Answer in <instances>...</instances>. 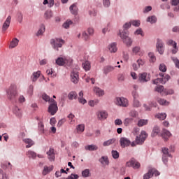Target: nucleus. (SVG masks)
Instances as JSON below:
<instances>
[{"instance_id":"338daca9","label":"nucleus","mask_w":179,"mask_h":179,"mask_svg":"<svg viewBox=\"0 0 179 179\" xmlns=\"http://www.w3.org/2000/svg\"><path fill=\"white\" fill-rule=\"evenodd\" d=\"M34 90V87H33V85H30L27 91L28 94L30 96H32Z\"/></svg>"},{"instance_id":"5701e85b","label":"nucleus","mask_w":179,"mask_h":179,"mask_svg":"<svg viewBox=\"0 0 179 179\" xmlns=\"http://www.w3.org/2000/svg\"><path fill=\"white\" fill-rule=\"evenodd\" d=\"M99 162L103 166H108L110 163L108 161V157L104 156L99 159Z\"/></svg>"},{"instance_id":"1a4fd4ad","label":"nucleus","mask_w":179,"mask_h":179,"mask_svg":"<svg viewBox=\"0 0 179 179\" xmlns=\"http://www.w3.org/2000/svg\"><path fill=\"white\" fill-rule=\"evenodd\" d=\"M138 80L142 83L149 82L150 80V76L148 73H141L138 75Z\"/></svg>"},{"instance_id":"393cba45","label":"nucleus","mask_w":179,"mask_h":179,"mask_svg":"<svg viewBox=\"0 0 179 179\" xmlns=\"http://www.w3.org/2000/svg\"><path fill=\"white\" fill-rule=\"evenodd\" d=\"M78 101L79 103H80L81 104H86V103H87V101H86L84 98H83V91H80L78 94Z\"/></svg>"},{"instance_id":"79ce46f5","label":"nucleus","mask_w":179,"mask_h":179,"mask_svg":"<svg viewBox=\"0 0 179 179\" xmlns=\"http://www.w3.org/2000/svg\"><path fill=\"white\" fill-rule=\"evenodd\" d=\"M99 103V99L91 100L88 102V104L90 107H94L97 106V103Z\"/></svg>"},{"instance_id":"58836bf2","label":"nucleus","mask_w":179,"mask_h":179,"mask_svg":"<svg viewBox=\"0 0 179 179\" xmlns=\"http://www.w3.org/2000/svg\"><path fill=\"white\" fill-rule=\"evenodd\" d=\"M68 97L69 100H73V99H78V94L76 92H71L69 94Z\"/></svg>"},{"instance_id":"412c9836","label":"nucleus","mask_w":179,"mask_h":179,"mask_svg":"<svg viewBox=\"0 0 179 179\" xmlns=\"http://www.w3.org/2000/svg\"><path fill=\"white\" fill-rule=\"evenodd\" d=\"M13 113L16 117L20 118L23 114L22 109L19 108L18 107L15 106L13 109Z\"/></svg>"},{"instance_id":"37998d69","label":"nucleus","mask_w":179,"mask_h":179,"mask_svg":"<svg viewBox=\"0 0 179 179\" xmlns=\"http://www.w3.org/2000/svg\"><path fill=\"white\" fill-rule=\"evenodd\" d=\"M164 87L163 85H159L155 87V92L158 93H164Z\"/></svg>"},{"instance_id":"2f4dec72","label":"nucleus","mask_w":179,"mask_h":179,"mask_svg":"<svg viewBox=\"0 0 179 179\" xmlns=\"http://www.w3.org/2000/svg\"><path fill=\"white\" fill-rule=\"evenodd\" d=\"M83 68L85 69V71H90V62L89 61H85L84 63H83Z\"/></svg>"},{"instance_id":"5fc2aeb1","label":"nucleus","mask_w":179,"mask_h":179,"mask_svg":"<svg viewBox=\"0 0 179 179\" xmlns=\"http://www.w3.org/2000/svg\"><path fill=\"white\" fill-rule=\"evenodd\" d=\"M68 118L70 120L69 124H73L75 123V120H73V119L75 118V115L73 114H69Z\"/></svg>"},{"instance_id":"0eeeda50","label":"nucleus","mask_w":179,"mask_h":179,"mask_svg":"<svg viewBox=\"0 0 179 179\" xmlns=\"http://www.w3.org/2000/svg\"><path fill=\"white\" fill-rule=\"evenodd\" d=\"M71 82L73 83H78L79 82V72L78 71V69H74L71 73Z\"/></svg>"},{"instance_id":"a211bd4d","label":"nucleus","mask_w":179,"mask_h":179,"mask_svg":"<svg viewBox=\"0 0 179 179\" xmlns=\"http://www.w3.org/2000/svg\"><path fill=\"white\" fill-rule=\"evenodd\" d=\"M161 136L165 141H169V138L171 136V133H170V131L166 129H163L161 134Z\"/></svg>"},{"instance_id":"9b49d317","label":"nucleus","mask_w":179,"mask_h":179,"mask_svg":"<svg viewBox=\"0 0 179 179\" xmlns=\"http://www.w3.org/2000/svg\"><path fill=\"white\" fill-rule=\"evenodd\" d=\"M166 44L168 45H172V47L173 48V49L172 50V54H177V52H178V48L177 47V43H176V41L170 39L166 42Z\"/></svg>"},{"instance_id":"7c9ffc66","label":"nucleus","mask_w":179,"mask_h":179,"mask_svg":"<svg viewBox=\"0 0 179 179\" xmlns=\"http://www.w3.org/2000/svg\"><path fill=\"white\" fill-rule=\"evenodd\" d=\"M71 13L73 15H77L78 13V7L76 6V4H73L70 6L69 8Z\"/></svg>"},{"instance_id":"a18cd8bd","label":"nucleus","mask_w":179,"mask_h":179,"mask_svg":"<svg viewBox=\"0 0 179 179\" xmlns=\"http://www.w3.org/2000/svg\"><path fill=\"white\" fill-rule=\"evenodd\" d=\"M148 57L150 62H156V56H155V54L150 52L148 53Z\"/></svg>"},{"instance_id":"f3484780","label":"nucleus","mask_w":179,"mask_h":179,"mask_svg":"<svg viewBox=\"0 0 179 179\" xmlns=\"http://www.w3.org/2000/svg\"><path fill=\"white\" fill-rule=\"evenodd\" d=\"M120 143L122 148H127V146L131 145V141L125 137H122L120 140Z\"/></svg>"},{"instance_id":"dca6fc26","label":"nucleus","mask_w":179,"mask_h":179,"mask_svg":"<svg viewBox=\"0 0 179 179\" xmlns=\"http://www.w3.org/2000/svg\"><path fill=\"white\" fill-rule=\"evenodd\" d=\"M48 155V159L50 162H54L55 160V152L53 148H50V150L46 152Z\"/></svg>"},{"instance_id":"f03ea898","label":"nucleus","mask_w":179,"mask_h":179,"mask_svg":"<svg viewBox=\"0 0 179 179\" xmlns=\"http://www.w3.org/2000/svg\"><path fill=\"white\" fill-rule=\"evenodd\" d=\"M118 36H120V38H122L124 44L127 45V47H131L132 45V39L128 36H129V32L128 31H119Z\"/></svg>"},{"instance_id":"4c0bfd02","label":"nucleus","mask_w":179,"mask_h":179,"mask_svg":"<svg viewBox=\"0 0 179 179\" xmlns=\"http://www.w3.org/2000/svg\"><path fill=\"white\" fill-rule=\"evenodd\" d=\"M27 156H28V157L31 158V159H35L36 157H37V154L36 152H34V151H28L27 152Z\"/></svg>"},{"instance_id":"2eb2a0df","label":"nucleus","mask_w":179,"mask_h":179,"mask_svg":"<svg viewBox=\"0 0 179 179\" xmlns=\"http://www.w3.org/2000/svg\"><path fill=\"white\" fill-rule=\"evenodd\" d=\"M157 50L159 54H163L164 52V47L163 46V41L160 39L157 41Z\"/></svg>"},{"instance_id":"de8ad7c7","label":"nucleus","mask_w":179,"mask_h":179,"mask_svg":"<svg viewBox=\"0 0 179 179\" xmlns=\"http://www.w3.org/2000/svg\"><path fill=\"white\" fill-rule=\"evenodd\" d=\"M133 121V118L127 117L124 120V124L125 125V127H128L129 124H131V122H132Z\"/></svg>"},{"instance_id":"39448f33","label":"nucleus","mask_w":179,"mask_h":179,"mask_svg":"<svg viewBox=\"0 0 179 179\" xmlns=\"http://www.w3.org/2000/svg\"><path fill=\"white\" fill-rule=\"evenodd\" d=\"M50 105L48 108V111L51 115H55L57 111H58V106H57V101L54 99H51Z\"/></svg>"},{"instance_id":"13d9d810","label":"nucleus","mask_w":179,"mask_h":179,"mask_svg":"<svg viewBox=\"0 0 179 179\" xmlns=\"http://www.w3.org/2000/svg\"><path fill=\"white\" fill-rule=\"evenodd\" d=\"M171 59L174 62L176 67L179 69V59L177 57H171Z\"/></svg>"},{"instance_id":"cd10ccee","label":"nucleus","mask_w":179,"mask_h":179,"mask_svg":"<svg viewBox=\"0 0 179 179\" xmlns=\"http://www.w3.org/2000/svg\"><path fill=\"white\" fill-rule=\"evenodd\" d=\"M94 92L96 93V96H104V91L99 87H95L94 88Z\"/></svg>"},{"instance_id":"680f3d73","label":"nucleus","mask_w":179,"mask_h":179,"mask_svg":"<svg viewBox=\"0 0 179 179\" xmlns=\"http://www.w3.org/2000/svg\"><path fill=\"white\" fill-rule=\"evenodd\" d=\"M131 24L136 27H139L141 25V22L139 20H134L131 22Z\"/></svg>"},{"instance_id":"b1692460","label":"nucleus","mask_w":179,"mask_h":179,"mask_svg":"<svg viewBox=\"0 0 179 179\" xmlns=\"http://www.w3.org/2000/svg\"><path fill=\"white\" fill-rule=\"evenodd\" d=\"M19 44V40L16 38H14L10 41L9 48H15V47H17Z\"/></svg>"},{"instance_id":"49530a36","label":"nucleus","mask_w":179,"mask_h":179,"mask_svg":"<svg viewBox=\"0 0 179 179\" xmlns=\"http://www.w3.org/2000/svg\"><path fill=\"white\" fill-rule=\"evenodd\" d=\"M141 104L138 99H134L133 101V107L138 108L141 107Z\"/></svg>"},{"instance_id":"423d86ee","label":"nucleus","mask_w":179,"mask_h":179,"mask_svg":"<svg viewBox=\"0 0 179 179\" xmlns=\"http://www.w3.org/2000/svg\"><path fill=\"white\" fill-rule=\"evenodd\" d=\"M162 162L164 164H166L167 162H169L168 157H171V154L169 152V148H162Z\"/></svg>"},{"instance_id":"0e129e2a","label":"nucleus","mask_w":179,"mask_h":179,"mask_svg":"<svg viewBox=\"0 0 179 179\" xmlns=\"http://www.w3.org/2000/svg\"><path fill=\"white\" fill-rule=\"evenodd\" d=\"M164 94H173L174 90L171 89H165L164 91Z\"/></svg>"},{"instance_id":"6ab92c4d","label":"nucleus","mask_w":179,"mask_h":179,"mask_svg":"<svg viewBox=\"0 0 179 179\" xmlns=\"http://www.w3.org/2000/svg\"><path fill=\"white\" fill-rule=\"evenodd\" d=\"M157 135L162 136V134H160V128L157 126H155L152 129L151 136L155 138V136H157Z\"/></svg>"},{"instance_id":"6e6d98bb","label":"nucleus","mask_w":179,"mask_h":179,"mask_svg":"<svg viewBox=\"0 0 179 179\" xmlns=\"http://www.w3.org/2000/svg\"><path fill=\"white\" fill-rule=\"evenodd\" d=\"M159 71H161V72H166V71H167V67L165 66L164 64H161L159 65Z\"/></svg>"},{"instance_id":"6e6552de","label":"nucleus","mask_w":179,"mask_h":179,"mask_svg":"<svg viewBox=\"0 0 179 179\" xmlns=\"http://www.w3.org/2000/svg\"><path fill=\"white\" fill-rule=\"evenodd\" d=\"M115 103L117 106H120V107H128V99L124 97L116 98Z\"/></svg>"},{"instance_id":"ddd939ff","label":"nucleus","mask_w":179,"mask_h":179,"mask_svg":"<svg viewBox=\"0 0 179 179\" xmlns=\"http://www.w3.org/2000/svg\"><path fill=\"white\" fill-rule=\"evenodd\" d=\"M12 19V17L9 15L6 21L3 22V26H2V31H6L8 29H9V26H10V20Z\"/></svg>"},{"instance_id":"a19ab883","label":"nucleus","mask_w":179,"mask_h":179,"mask_svg":"<svg viewBox=\"0 0 179 179\" xmlns=\"http://www.w3.org/2000/svg\"><path fill=\"white\" fill-rule=\"evenodd\" d=\"M155 117H156V118H158V120L163 121V120H166L167 115L166 113H159Z\"/></svg>"},{"instance_id":"bb28decb","label":"nucleus","mask_w":179,"mask_h":179,"mask_svg":"<svg viewBox=\"0 0 179 179\" xmlns=\"http://www.w3.org/2000/svg\"><path fill=\"white\" fill-rule=\"evenodd\" d=\"M159 76H161V79L163 82V85H164L166 83V82H168V80H170V76L166 74L164 75V73H159Z\"/></svg>"},{"instance_id":"603ef678","label":"nucleus","mask_w":179,"mask_h":179,"mask_svg":"<svg viewBox=\"0 0 179 179\" xmlns=\"http://www.w3.org/2000/svg\"><path fill=\"white\" fill-rule=\"evenodd\" d=\"M45 19H50V17H52V12L51 10H47L45 13Z\"/></svg>"},{"instance_id":"864d4df0","label":"nucleus","mask_w":179,"mask_h":179,"mask_svg":"<svg viewBox=\"0 0 179 179\" xmlns=\"http://www.w3.org/2000/svg\"><path fill=\"white\" fill-rule=\"evenodd\" d=\"M90 174V171L89 169H85L82 171V176L85 178L89 177Z\"/></svg>"},{"instance_id":"473e14b6","label":"nucleus","mask_w":179,"mask_h":179,"mask_svg":"<svg viewBox=\"0 0 179 179\" xmlns=\"http://www.w3.org/2000/svg\"><path fill=\"white\" fill-rule=\"evenodd\" d=\"M115 143V138H111L106 141H104L103 143V146H110V145H113Z\"/></svg>"},{"instance_id":"c03bdc74","label":"nucleus","mask_w":179,"mask_h":179,"mask_svg":"<svg viewBox=\"0 0 179 179\" xmlns=\"http://www.w3.org/2000/svg\"><path fill=\"white\" fill-rule=\"evenodd\" d=\"M152 177H153V174H152V171L150 169L148 172L143 176V179H150L152 178Z\"/></svg>"},{"instance_id":"4d7b16f0","label":"nucleus","mask_w":179,"mask_h":179,"mask_svg":"<svg viewBox=\"0 0 179 179\" xmlns=\"http://www.w3.org/2000/svg\"><path fill=\"white\" fill-rule=\"evenodd\" d=\"M112 156H113V159H118V157H120V153H118V151H117V150H113Z\"/></svg>"},{"instance_id":"09e8293b","label":"nucleus","mask_w":179,"mask_h":179,"mask_svg":"<svg viewBox=\"0 0 179 179\" xmlns=\"http://www.w3.org/2000/svg\"><path fill=\"white\" fill-rule=\"evenodd\" d=\"M44 31H45V27L44 25H42L41 28L38 29L36 36H41V34H43Z\"/></svg>"},{"instance_id":"8fccbe9b","label":"nucleus","mask_w":179,"mask_h":179,"mask_svg":"<svg viewBox=\"0 0 179 179\" xmlns=\"http://www.w3.org/2000/svg\"><path fill=\"white\" fill-rule=\"evenodd\" d=\"M131 22H126L124 25H123V31H128V29H129V27H131Z\"/></svg>"},{"instance_id":"bf43d9fd","label":"nucleus","mask_w":179,"mask_h":179,"mask_svg":"<svg viewBox=\"0 0 179 179\" xmlns=\"http://www.w3.org/2000/svg\"><path fill=\"white\" fill-rule=\"evenodd\" d=\"M78 178H79V176L78 175L72 173L70 176H69L66 179H78ZM62 179H65V178H63Z\"/></svg>"},{"instance_id":"c9c22d12","label":"nucleus","mask_w":179,"mask_h":179,"mask_svg":"<svg viewBox=\"0 0 179 179\" xmlns=\"http://www.w3.org/2000/svg\"><path fill=\"white\" fill-rule=\"evenodd\" d=\"M157 102L161 106H169V104H170V102H169L166 99H158Z\"/></svg>"},{"instance_id":"aec40b11","label":"nucleus","mask_w":179,"mask_h":179,"mask_svg":"<svg viewBox=\"0 0 179 179\" xmlns=\"http://www.w3.org/2000/svg\"><path fill=\"white\" fill-rule=\"evenodd\" d=\"M99 120H106L108 115L106 111H99L96 113Z\"/></svg>"},{"instance_id":"f257e3e1","label":"nucleus","mask_w":179,"mask_h":179,"mask_svg":"<svg viewBox=\"0 0 179 179\" xmlns=\"http://www.w3.org/2000/svg\"><path fill=\"white\" fill-rule=\"evenodd\" d=\"M6 92L8 99L11 101H15L16 100V97L19 95V92H17V85L16 84H11Z\"/></svg>"},{"instance_id":"9d476101","label":"nucleus","mask_w":179,"mask_h":179,"mask_svg":"<svg viewBox=\"0 0 179 179\" xmlns=\"http://www.w3.org/2000/svg\"><path fill=\"white\" fill-rule=\"evenodd\" d=\"M126 166L127 167H133L134 169H139L141 167V164L134 159H132L129 162H127Z\"/></svg>"},{"instance_id":"72a5a7b5","label":"nucleus","mask_w":179,"mask_h":179,"mask_svg":"<svg viewBox=\"0 0 179 179\" xmlns=\"http://www.w3.org/2000/svg\"><path fill=\"white\" fill-rule=\"evenodd\" d=\"M147 22L153 24V23H156V22H157V18L156 16L152 15L147 18Z\"/></svg>"},{"instance_id":"69168bd1","label":"nucleus","mask_w":179,"mask_h":179,"mask_svg":"<svg viewBox=\"0 0 179 179\" xmlns=\"http://www.w3.org/2000/svg\"><path fill=\"white\" fill-rule=\"evenodd\" d=\"M150 170L152 176H155V177H157V176H160V173L158 172V171L155 169H151Z\"/></svg>"},{"instance_id":"774afa93","label":"nucleus","mask_w":179,"mask_h":179,"mask_svg":"<svg viewBox=\"0 0 179 179\" xmlns=\"http://www.w3.org/2000/svg\"><path fill=\"white\" fill-rule=\"evenodd\" d=\"M82 38H83V40H85V41H87V40H89V35H88L87 33H86V32H83Z\"/></svg>"},{"instance_id":"a878e982","label":"nucleus","mask_w":179,"mask_h":179,"mask_svg":"<svg viewBox=\"0 0 179 179\" xmlns=\"http://www.w3.org/2000/svg\"><path fill=\"white\" fill-rule=\"evenodd\" d=\"M108 50H109L110 52H117V51L118 50L117 48V43H110L108 46Z\"/></svg>"},{"instance_id":"c85d7f7f","label":"nucleus","mask_w":179,"mask_h":179,"mask_svg":"<svg viewBox=\"0 0 179 179\" xmlns=\"http://www.w3.org/2000/svg\"><path fill=\"white\" fill-rule=\"evenodd\" d=\"M85 150H90V152L92 151H94V150H97V149H99V147H97V145H86L85 147Z\"/></svg>"},{"instance_id":"20e7f679","label":"nucleus","mask_w":179,"mask_h":179,"mask_svg":"<svg viewBox=\"0 0 179 179\" xmlns=\"http://www.w3.org/2000/svg\"><path fill=\"white\" fill-rule=\"evenodd\" d=\"M146 138H148V133L145 131H141V134L136 137V143L137 145H143V142L146 141Z\"/></svg>"},{"instance_id":"c756f323","label":"nucleus","mask_w":179,"mask_h":179,"mask_svg":"<svg viewBox=\"0 0 179 179\" xmlns=\"http://www.w3.org/2000/svg\"><path fill=\"white\" fill-rule=\"evenodd\" d=\"M41 73V71L34 72L31 77L32 79V82H36L37 79H38L40 78Z\"/></svg>"},{"instance_id":"e433bc0d","label":"nucleus","mask_w":179,"mask_h":179,"mask_svg":"<svg viewBox=\"0 0 179 179\" xmlns=\"http://www.w3.org/2000/svg\"><path fill=\"white\" fill-rule=\"evenodd\" d=\"M78 134H82L85 131V124H78L76 127Z\"/></svg>"},{"instance_id":"f704fd0d","label":"nucleus","mask_w":179,"mask_h":179,"mask_svg":"<svg viewBox=\"0 0 179 179\" xmlns=\"http://www.w3.org/2000/svg\"><path fill=\"white\" fill-rule=\"evenodd\" d=\"M54 166H51L50 168H48V166H44L43 171V175L47 176L50 171H52L53 170Z\"/></svg>"},{"instance_id":"ea45409f","label":"nucleus","mask_w":179,"mask_h":179,"mask_svg":"<svg viewBox=\"0 0 179 179\" xmlns=\"http://www.w3.org/2000/svg\"><path fill=\"white\" fill-rule=\"evenodd\" d=\"M148 120L141 119L138 120L137 125L138 127H143V125H148Z\"/></svg>"},{"instance_id":"052dcab7","label":"nucleus","mask_w":179,"mask_h":179,"mask_svg":"<svg viewBox=\"0 0 179 179\" xmlns=\"http://www.w3.org/2000/svg\"><path fill=\"white\" fill-rule=\"evenodd\" d=\"M38 129L42 134H44V124L41 122L38 123Z\"/></svg>"},{"instance_id":"f8f14e48","label":"nucleus","mask_w":179,"mask_h":179,"mask_svg":"<svg viewBox=\"0 0 179 179\" xmlns=\"http://www.w3.org/2000/svg\"><path fill=\"white\" fill-rule=\"evenodd\" d=\"M115 68H121V65L115 66H110V65L106 66L103 68V73L105 75H108V73H110V72H113V71H114Z\"/></svg>"},{"instance_id":"4468645a","label":"nucleus","mask_w":179,"mask_h":179,"mask_svg":"<svg viewBox=\"0 0 179 179\" xmlns=\"http://www.w3.org/2000/svg\"><path fill=\"white\" fill-rule=\"evenodd\" d=\"M56 65L64 66L65 64H68V59L65 57H58L55 61Z\"/></svg>"},{"instance_id":"7ed1b4c3","label":"nucleus","mask_w":179,"mask_h":179,"mask_svg":"<svg viewBox=\"0 0 179 179\" xmlns=\"http://www.w3.org/2000/svg\"><path fill=\"white\" fill-rule=\"evenodd\" d=\"M65 41L61 38H55L50 40V44L56 51H58L59 48L62 47V45L64 44Z\"/></svg>"},{"instance_id":"3c124183","label":"nucleus","mask_w":179,"mask_h":179,"mask_svg":"<svg viewBox=\"0 0 179 179\" xmlns=\"http://www.w3.org/2000/svg\"><path fill=\"white\" fill-rule=\"evenodd\" d=\"M42 99L45 100V101H49V103H51V100H54L53 99L50 98V96L45 94L42 95Z\"/></svg>"},{"instance_id":"4be33fe9","label":"nucleus","mask_w":179,"mask_h":179,"mask_svg":"<svg viewBox=\"0 0 179 179\" xmlns=\"http://www.w3.org/2000/svg\"><path fill=\"white\" fill-rule=\"evenodd\" d=\"M23 142L27 144L26 148L27 149H29V148H31L33 145H34V141L30 138H24Z\"/></svg>"},{"instance_id":"e2e57ef3","label":"nucleus","mask_w":179,"mask_h":179,"mask_svg":"<svg viewBox=\"0 0 179 179\" xmlns=\"http://www.w3.org/2000/svg\"><path fill=\"white\" fill-rule=\"evenodd\" d=\"M134 34L136 36H139V34L141 36H142V37H143L144 34H143V31H142V29H137L135 32H134Z\"/></svg>"}]
</instances>
